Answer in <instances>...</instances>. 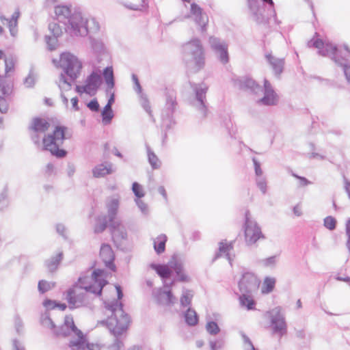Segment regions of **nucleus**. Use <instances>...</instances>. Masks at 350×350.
<instances>
[{"label":"nucleus","instance_id":"nucleus-45","mask_svg":"<svg viewBox=\"0 0 350 350\" xmlns=\"http://www.w3.org/2000/svg\"><path fill=\"white\" fill-rule=\"evenodd\" d=\"M206 330L211 334H216L219 332L217 324L213 321L208 322L206 326Z\"/></svg>","mask_w":350,"mask_h":350},{"label":"nucleus","instance_id":"nucleus-58","mask_svg":"<svg viewBox=\"0 0 350 350\" xmlns=\"http://www.w3.org/2000/svg\"><path fill=\"white\" fill-rule=\"evenodd\" d=\"M13 350H25L23 346H21L18 339L14 338L12 340Z\"/></svg>","mask_w":350,"mask_h":350},{"label":"nucleus","instance_id":"nucleus-31","mask_svg":"<svg viewBox=\"0 0 350 350\" xmlns=\"http://www.w3.org/2000/svg\"><path fill=\"white\" fill-rule=\"evenodd\" d=\"M185 321L189 325H196L198 323V318L195 310L189 308L185 314Z\"/></svg>","mask_w":350,"mask_h":350},{"label":"nucleus","instance_id":"nucleus-22","mask_svg":"<svg viewBox=\"0 0 350 350\" xmlns=\"http://www.w3.org/2000/svg\"><path fill=\"white\" fill-rule=\"evenodd\" d=\"M109 219L107 216H98L96 218V224L94 228V232L96 234L103 232L109 226Z\"/></svg>","mask_w":350,"mask_h":350},{"label":"nucleus","instance_id":"nucleus-34","mask_svg":"<svg viewBox=\"0 0 350 350\" xmlns=\"http://www.w3.org/2000/svg\"><path fill=\"white\" fill-rule=\"evenodd\" d=\"M4 58L5 61V73L7 75L8 72L14 70V62L12 58L8 59L4 54L3 51L0 49V60Z\"/></svg>","mask_w":350,"mask_h":350},{"label":"nucleus","instance_id":"nucleus-61","mask_svg":"<svg viewBox=\"0 0 350 350\" xmlns=\"http://www.w3.org/2000/svg\"><path fill=\"white\" fill-rule=\"evenodd\" d=\"M98 325L104 326L109 329V317H107L105 319L98 321L97 323V326Z\"/></svg>","mask_w":350,"mask_h":350},{"label":"nucleus","instance_id":"nucleus-42","mask_svg":"<svg viewBox=\"0 0 350 350\" xmlns=\"http://www.w3.org/2000/svg\"><path fill=\"white\" fill-rule=\"evenodd\" d=\"M132 190L135 195L136 196V197H137L138 198H142L145 195V193L142 185H140L137 183H133L132 185Z\"/></svg>","mask_w":350,"mask_h":350},{"label":"nucleus","instance_id":"nucleus-54","mask_svg":"<svg viewBox=\"0 0 350 350\" xmlns=\"http://www.w3.org/2000/svg\"><path fill=\"white\" fill-rule=\"evenodd\" d=\"M46 303H51L55 304V306H53V308H57L59 309L62 311H64L67 308V305L65 303H62L59 301H49Z\"/></svg>","mask_w":350,"mask_h":350},{"label":"nucleus","instance_id":"nucleus-27","mask_svg":"<svg viewBox=\"0 0 350 350\" xmlns=\"http://www.w3.org/2000/svg\"><path fill=\"white\" fill-rule=\"evenodd\" d=\"M260 102L267 105H275L278 97L273 90H269L265 92L264 97L260 100Z\"/></svg>","mask_w":350,"mask_h":350},{"label":"nucleus","instance_id":"nucleus-37","mask_svg":"<svg viewBox=\"0 0 350 350\" xmlns=\"http://www.w3.org/2000/svg\"><path fill=\"white\" fill-rule=\"evenodd\" d=\"M159 299H163L165 302L167 304H173L175 299L172 291L170 290L167 291H163L160 293Z\"/></svg>","mask_w":350,"mask_h":350},{"label":"nucleus","instance_id":"nucleus-46","mask_svg":"<svg viewBox=\"0 0 350 350\" xmlns=\"http://www.w3.org/2000/svg\"><path fill=\"white\" fill-rule=\"evenodd\" d=\"M122 338H116L111 344V350H124Z\"/></svg>","mask_w":350,"mask_h":350},{"label":"nucleus","instance_id":"nucleus-25","mask_svg":"<svg viewBox=\"0 0 350 350\" xmlns=\"http://www.w3.org/2000/svg\"><path fill=\"white\" fill-rule=\"evenodd\" d=\"M79 288L85 290L86 293H91L98 297L102 295L103 289V288H101V284H96L94 282L86 286L79 285Z\"/></svg>","mask_w":350,"mask_h":350},{"label":"nucleus","instance_id":"nucleus-4","mask_svg":"<svg viewBox=\"0 0 350 350\" xmlns=\"http://www.w3.org/2000/svg\"><path fill=\"white\" fill-rule=\"evenodd\" d=\"M105 83V94L107 103L101 111L102 122L104 125L109 124V65L107 66L103 71L94 70L86 78L85 83L90 88L92 93L96 94L97 90L103 83Z\"/></svg>","mask_w":350,"mask_h":350},{"label":"nucleus","instance_id":"nucleus-13","mask_svg":"<svg viewBox=\"0 0 350 350\" xmlns=\"http://www.w3.org/2000/svg\"><path fill=\"white\" fill-rule=\"evenodd\" d=\"M245 241L248 244L255 243L258 240L264 238L260 228L256 224L246 223L245 230Z\"/></svg>","mask_w":350,"mask_h":350},{"label":"nucleus","instance_id":"nucleus-16","mask_svg":"<svg viewBox=\"0 0 350 350\" xmlns=\"http://www.w3.org/2000/svg\"><path fill=\"white\" fill-rule=\"evenodd\" d=\"M50 127V123L45 119L40 117L33 118L32 124L29 129L33 132L44 133Z\"/></svg>","mask_w":350,"mask_h":350},{"label":"nucleus","instance_id":"nucleus-53","mask_svg":"<svg viewBox=\"0 0 350 350\" xmlns=\"http://www.w3.org/2000/svg\"><path fill=\"white\" fill-rule=\"evenodd\" d=\"M8 25L10 35L13 37L16 36V35L17 34V32H18V29H17L18 23H15V25H14V23H11V21L9 20L8 21Z\"/></svg>","mask_w":350,"mask_h":350},{"label":"nucleus","instance_id":"nucleus-63","mask_svg":"<svg viewBox=\"0 0 350 350\" xmlns=\"http://www.w3.org/2000/svg\"><path fill=\"white\" fill-rule=\"evenodd\" d=\"M245 85L246 87L250 88L253 90L259 88V86L257 84H256V83L252 79L247 80L245 82Z\"/></svg>","mask_w":350,"mask_h":350},{"label":"nucleus","instance_id":"nucleus-60","mask_svg":"<svg viewBox=\"0 0 350 350\" xmlns=\"http://www.w3.org/2000/svg\"><path fill=\"white\" fill-rule=\"evenodd\" d=\"M191 11L195 15L201 14V8L195 3L191 4Z\"/></svg>","mask_w":350,"mask_h":350},{"label":"nucleus","instance_id":"nucleus-32","mask_svg":"<svg viewBox=\"0 0 350 350\" xmlns=\"http://www.w3.org/2000/svg\"><path fill=\"white\" fill-rule=\"evenodd\" d=\"M172 267L175 271L176 275L178 277V281L180 282H187L189 281V278L187 275L184 272L183 268L181 264L178 262H176Z\"/></svg>","mask_w":350,"mask_h":350},{"label":"nucleus","instance_id":"nucleus-23","mask_svg":"<svg viewBox=\"0 0 350 350\" xmlns=\"http://www.w3.org/2000/svg\"><path fill=\"white\" fill-rule=\"evenodd\" d=\"M167 240V238L165 234H160L154 239V248L158 254L165 252Z\"/></svg>","mask_w":350,"mask_h":350},{"label":"nucleus","instance_id":"nucleus-29","mask_svg":"<svg viewBox=\"0 0 350 350\" xmlns=\"http://www.w3.org/2000/svg\"><path fill=\"white\" fill-rule=\"evenodd\" d=\"M40 321L44 327L50 329L55 326V323L51 318L50 312L48 310H45L41 314Z\"/></svg>","mask_w":350,"mask_h":350},{"label":"nucleus","instance_id":"nucleus-1","mask_svg":"<svg viewBox=\"0 0 350 350\" xmlns=\"http://www.w3.org/2000/svg\"><path fill=\"white\" fill-rule=\"evenodd\" d=\"M55 13L59 21L67 20L66 31L72 36H85L89 33L88 19L84 18L80 8H72L71 5H57Z\"/></svg>","mask_w":350,"mask_h":350},{"label":"nucleus","instance_id":"nucleus-21","mask_svg":"<svg viewBox=\"0 0 350 350\" xmlns=\"http://www.w3.org/2000/svg\"><path fill=\"white\" fill-rule=\"evenodd\" d=\"M150 267L162 278H169L172 274V270L167 265L152 264Z\"/></svg>","mask_w":350,"mask_h":350},{"label":"nucleus","instance_id":"nucleus-52","mask_svg":"<svg viewBox=\"0 0 350 350\" xmlns=\"http://www.w3.org/2000/svg\"><path fill=\"white\" fill-rule=\"evenodd\" d=\"M40 133L33 132L31 134V139L37 148H40L41 146Z\"/></svg>","mask_w":350,"mask_h":350},{"label":"nucleus","instance_id":"nucleus-64","mask_svg":"<svg viewBox=\"0 0 350 350\" xmlns=\"http://www.w3.org/2000/svg\"><path fill=\"white\" fill-rule=\"evenodd\" d=\"M55 167L54 165L51 163H49L46 166L45 172L49 175H51L53 172H54Z\"/></svg>","mask_w":350,"mask_h":350},{"label":"nucleus","instance_id":"nucleus-5","mask_svg":"<svg viewBox=\"0 0 350 350\" xmlns=\"http://www.w3.org/2000/svg\"><path fill=\"white\" fill-rule=\"evenodd\" d=\"M59 66L63 70L61 80L69 87L79 78L82 69V64L78 57L70 52H63L59 57Z\"/></svg>","mask_w":350,"mask_h":350},{"label":"nucleus","instance_id":"nucleus-14","mask_svg":"<svg viewBox=\"0 0 350 350\" xmlns=\"http://www.w3.org/2000/svg\"><path fill=\"white\" fill-rule=\"evenodd\" d=\"M209 40L211 48L218 53L220 61L224 64H226L228 62L227 45L214 37H211Z\"/></svg>","mask_w":350,"mask_h":350},{"label":"nucleus","instance_id":"nucleus-51","mask_svg":"<svg viewBox=\"0 0 350 350\" xmlns=\"http://www.w3.org/2000/svg\"><path fill=\"white\" fill-rule=\"evenodd\" d=\"M148 159L153 168L156 169L160 166V161L154 153H150L148 154Z\"/></svg>","mask_w":350,"mask_h":350},{"label":"nucleus","instance_id":"nucleus-33","mask_svg":"<svg viewBox=\"0 0 350 350\" xmlns=\"http://www.w3.org/2000/svg\"><path fill=\"white\" fill-rule=\"evenodd\" d=\"M9 205L8 189L5 186L0 193V212L4 211Z\"/></svg>","mask_w":350,"mask_h":350},{"label":"nucleus","instance_id":"nucleus-9","mask_svg":"<svg viewBox=\"0 0 350 350\" xmlns=\"http://www.w3.org/2000/svg\"><path fill=\"white\" fill-rule=\"evenodd\" d=\"M193 55L195 68L199 70L205 64L204 51L199 40H194L189 43Z\"/></svg>","mask_w":350,"mask_h":350},{"label":"nucleus","instance_id":"nucleus-2","mask_svg":"<svg viewBox=\"0 0 350 350\" xmlns=\"http://www.w3.org/2000/svg\"><path fill=\"white\" fill-rule=\"evenodd\" d=\"M72 137V133L68 131V128L64 125H57L53 132L44 135L42 140V151H49L51 154L57 159H62L67 156L68 152L60 146L66 139Z\"/></svg>","mask_w":350,"mask_h":350},{"label":"nucleus","instance_id":"nucleus-11","mask_svg":"<svg viewBox=\"0 0 350 350\" xmlns=\"http://www.w3.org/2000/svg\"><path fill=\"white\" fill-rule=\"evenodd\" d=\"M111 237L114 243L120 245L127 237L124 226L111 219Z\"/></svg>","mask_w":350,"mask_h":350},{"label":"nucleus","instance_id":"nucleus-39","mask_svg":"<svg viewBox=\"0 0 350 350\" xmlns=\"http://www.w3.org/2000/svg\"><path fill=\"white\" fill-rule=\"evenodd\" d=\"M56 232L60 235L65 241L68 240V237L66 234V228L62 223H57L55 224Z\"/></svg>","mask_w":350,"mask_h":350},{"label":"nucleus","instance_id":"nucleus-47","mask_svg":"<svg viewBox=\"0 0 350 350\" xmlns=\"http://www.w3.org/2000/svg\"><path fill=\"white\" fill-rule=\"evenodd\" d=\"M23 83L26 88H31L35 85V79L32 76V70H31L29 75L24 79Z\"/></svg>","mask_w":350,"mask_h":350},{"label":"nucleus","instance_id":"nucleus-38","mask_svg":"<svg viewBox=\"0 0 350 350\" xmlns=\"http://www.w3.org/2000/svg\"><path fill=\"white\" fill-rule=\"evenodd\" d=\"M325 49L322 51H321V53L323 55H327V56H334L337 51L336 46H334L332 44H325Z\"/></svg>","mask_w":350,"mask_h":350},{"label":"nucleus","instance_id":"nucleus-26","mask_svg":"<svg viewBox=\"0 0 350 350\" xmlns=\"http://www.w3.org/2000/svg\"><path fill=\"white\" fill-rule=\"evenodd\" d=\"M100 257L106 268L109 269V243H104L100 249Z\"/></svg>","mask_w":350,"mask_h":350},{"label":"nucleus","instance_id":"nucleus-7","mask_svg":"<svg viewBox=\"0 0 350 350\" xmlns=\"http://www.w3.org/2000/svg\"><path fill=\"white\" fill-rule=\"evenodd\" d=\"M78 327L75 324L72 316L68 314L65 316L63 324L59 326L55 324L51 331L55 338H66L70 335L71 332L75 333Z\"/></svg>","mask_w":350,"mask_h":350},{"label":"nucleus","instance_id":"nucleus-24","mask_svg":"<svg viewBox=\"0 0 350 350\" xmlns=\"http://www.w3.org/2000/svg\"><path fill=\"white\" fill-rule=\"evenodd\" d=\"M267 58L272 66L275 75H280L282 72L284 61L282 59H277L271 55H267Z\"/></svg>","mask_w":350,"mask_h":350},{"label":"nucleus","instance_id":"nucleus-35","mask_svg":"<svg viewBox=\"0 0 350 350\" xmlns=\"http://www.w3.org/2000/svg\"><path fill=\"white\" fill-rule=\"evenodd\" d=\"M57 38L53 36L46 35L44 37L45 42L47 44L48 49L51 51H54L57 46Z\"/></svg>","mask_w":350,"mask_h":350},{"label":"nucleus","instance_id":"nucleus-3","mask_svg":"<svg viewBox=\"0 0 350 350\" xmlns=\"http://www.w3.org/2000/svg\"><path fill=\"white\" fill-rule=\"evenodd\" d=\"M114 287L118 301L112 306L113 314L111 316V333L115 338H122L129 329L131 323V319L130 316L122 309L123 305L120 301L123 297L122 287L118 284H115Z\"/></svg>","mask_w":350,"mask_h":350},{"label":"nucleus","instance_id":"nucleus-8","mask_svg":"<svg viewBox=\"0 0 350 350\" xmlns=\"http://www.w3.org/2000/svg\"><path fill=\"white\" fill-rule=\"evenodd\" d=\"M260 280L252 272H245L238 282V287L241 293H249L257 290L260 286Z\"/></svg>","mask_w":350,"mask_h":350},{"label":"nucleus","instance_id":"nucleus-41","mask_svg":"<svg viewBox=\"0 0 350 350\" xmlns=\"http://www.w3.org/2000/svg\"><path fill=\"white\" fill-rule=\"evenodd\" d=\"M233 248L232 242H228L227 241H223L219 243V251L221 253H227Z\"/></svg>","mask_w":350,"mask_h":350},{"label":"nucleus","instance_id":"nucleus-30","mask_svg":"<svg viewBox=\"0 0 350 350\" xmlns=\"http://www.w3.org/2000/svg\"><path fill=\"white\" fill-rule=\"evenodd\" d=\"M275 284V280L272 278H265L262 286V293L263 294H267L271 293Z\"/></svg>","mask_w":350,"mask_h":350},{"label":"nucleus","instance_id":"nucleus-17","mask_svg":"<svg viewBox=\"0 0 350 350\" xmlns=\"http://www.w3.org/2000/svg\"><path fill=\"white\" fill-rule=\"evenodd\" d=\"M106 276L107 272L103 269H94L91 273L92 281L96 284H101V288H104L108 284Z\"/></svg>","mask_w":350,"mask_h":350},{"label":"nucleus","instance_id":"nucleus-50","mask_svg":"<svg viewBox=\"0 0 350 350\" xmlns=\"http://www.w3.org/2000/svg\"><path fill=\"white\" fill-rule=\"evenodd\" d=\"M87 107L94 112H98L100 109V105L96 98L92 99L88 104Z\"/></svg>","mask_w":350,"mask_h":350},{"label":"nucleus","instance_id":"nucleus-12","mask_svg":"<svg viewBox=\"0 0 350 350\" xmlns=\"http://www.w3.org/2000/svg\"><path fill=\"white\" fill-rule=\"evenodd\" d=\"M10 90L6 77L0 75V112L1 113H6L8 111L9 105L5 97L10 95Z\"/></svg>","mask_w":350,"mask_h":350},{"label":"nucleus","instance_id":"nucleus-62","mask_svg":"<svg viewBox=\"0 0 350 350\" xmlns=\"http://www.w3.org/2000/svg\"><path fill=\"white\" fill-rule=\"evenodd\" d=\"M293 176L299 180V185L301 186H306L310 183V181L304 177H301L295 174Z\"/></svg>","mask_w":350,"mask_h":350},{"label":"nucleus","instance_id":"nucleus-20","mask_svg":"<svg viewBox=\"0 0 350 350\" xmlns=\"http://www.w3.org/2000/svg\"><path fill=\"white\" fill-rule=\"evenodd\" d=\"M239 301L240 305L246 308L248 310L256 309V301L252 295L243 293L239 297Z\"/></svg>","mask_w":350,"mask_h":350},{"label":"nucleus","instance_id":"nucleus-40","mask_svg":"<svg viewBox=\"0 0 350 350\" xmlns=\"http://www.w3.org/2000/svg\"><path fill=\"white\" fill-rule=\"evenodd\" d=\"M75 91L81 95L82 94L85 93L90 96H94L93 93H92L90 88L88 87V85L85 82L84 85H77L75 87Z\"/></svg>","mask_w":350,"mask_h":350},{"label":"nucleus","instance_id":"nucleus-49","mask_svg":"<svg viewBox=\"0 0 350 350\" xmlns=\"http://www.w3.org/2000/svg\"><path fill=\"white\" fill-rule=\"evenodd\" d=\"M15 329L18 334L21 335L23 332V321L18 315H16L14 319Z\"/></svg>","mask_w":350,"mask_h":350},{"label":"nucleus","instance_id":"nucleus-55","mask_svg":"<svg viewBox=\"0 0 350 350\" xmlns=\"http://www.w3.org/2000/svg\"><path fill=\"white\" fill-rule=\"evenodd\" d=\"M47 300L55 301L54 299H51L49 298H45L44 299V301L42 302V306L46 308V310H48L49 312V310L55 309L56 308H53V306H55V304H51V303H45L47 301Z\"/></svg>","mask_w":350,"mask_h":350},{"label":"nucleus","instance_id":"nucleus-19","mask_svg":"<svg viewBox=\"0 0 350 350\" xmlns=\"http://www.w3.org/2000/svg\"><path fill=\"white\" fill-rule=\"evenodd\" d=\"M93 177L100 178L109 174V164L107 162L98 164L92 169Z\"/></svg>","mask_w":350,"mask_h":350},{"label":"nucleus","instance_id":"nucleus-48","mask_svg":"<svg viewBox=\"0 0 350 350\" xmlns=\"http://www.w3.org/2000/svg\"><path fill=\"white\" fill-rule=\"evenodd\" d=\"M310 43L312 46L319 49L320 52L323 50L325 46L324 42L321 39L318 38L312 39Z\"/></svg>","mask_w":350,"mask_h":350},{"label":"nucleus","instance_id":"nucleus-44","mask_svg":"<svg viewBox=\"0 0 350 350\" xmlns=\"http://www.w3.org/2000/svg\"><path fill=\"white\" fill-rule=\"evenodd\" d=\"M193 295L189 292L185 293L180 297V304L183 306L186 307L190 305Z\"/></svg>","mask_w":350,"mask_h":350},{"label":"nucleus","instance_id":"nucleus-28","mask_svg":"<svg viewBox=\"0 0 350 350\" xmlns=\"http://www.w3.org/2000/svg\"><path fill=\"white\" fill-rule=\"evenodd\" d=\"M55 282H48L45 280H41L38 284V290L40 294H44L47 291L53 288L55 286Z\"/></svg>","mask_w":350,"mask_h":350},{"label":"nucleus","instance_id":"nucleus-43","mask_svg":"<svg viewBox=\"0 0 350 350\" xmlns=\"http://www.w3.org/2000/svg\"><path fill=\"white\" fill-rule=\"evenodd\" d=\"M336 220L332 216H328L324 219V226L329 230H332L336 228Z\"/></svg>","mask_w":350,"mask_h":350},{"label":"nucleus","instance_id":"nucleus-10","mask_svg":"<svg viewBox=\"0 0 350 350\" xmlns=\"http://www.w3.org/2000/svg\"><path fill=\"white\" fill-rule=\"evenodd\" d=\"M268 313L271 317V321L274 332H280L282 334L285 333L286 325L284 317L281 314L280 308H275Z\"/></svg>","mask_w":350,"mask_h":350},{"label":"nucleus","instance_id":"nucleus-18","mask_svg":"<svg viewBox=\"0 0 350 350\" xmlns=\"http://www.w3.org/2000/svg\"><path fill=\"white\" fill-rule=\"evenodd\" d=\"M64 254L62 252H59L55 256H51L46 260L44 265L47 267L49 272L53 273L57 270L61 261L63 260Z\"/></svg>","mask_w":350,"mask_h":350},{"label":"nucleus","instance_id":"nucleus-6","mask_svg":"<svg viewBox=\"0 0 350 350\" xmlns=\"http://www.w3.org/2000/svg\"><path fill=\"white\" fill-rule=\"evenodd\" d=\"M77 286V284L75 283L65 293L66 299L68 304V308L71 310L84 306L88 304L87 293H77L75 289V286Z\"/></svg>","mask_w":350,"mask_h":350},{"label":"nucleus","instance_id":"nucleus-57","mask_svg":"<svg viewBox=\"0 0 350 350\" xmlns=\"http://www.w3.org/2000/svg\"><path fill=\"white\" fill-rule=\"evenodd\" d=\"M144 3V0H137V2L135 3L131 2L130 7L133 10H138L143 6Z\"/></svg>","mask_w":350,"mask_h":350},{"label":"nucleus","instance_id":"nucleus-56","mask_svg":"<svg viewBox=\"0 0 350 350\" xmlns=\"http://www.w3.org/2000/svg\"><path fill=\"white\" fill-rule=\"evenodd\" d=\"M89 278L88 276H83L81 275L77 280V286L76 287H79V285L86 286L88 285Z\"/></svg>","mask_w":350,"mask_h":350},{"label":"nucleus","instance_id":"nucleus-59","mask_svg":"<svg viewBox=\"0 0 350 350\" xmlns=\"http://www.w3.org/2000/svg\"><path fill=\"white\" fill-rule=\"evenodd\" d=\"M100 350L99 346L97 344L89 342L87 340V345L85 346V350Z\"/></svg>","mask_w":350,"mask_h":350},{"label":"nucleus","instance_id":"nucleus-36","mask_svg":"<svg viewBox=\"0 0 350 350\" xmlns=\"http://www.w3.org/2000/svg\"><path fill=\"white\" fill-rule=\"evenodd\" d=\"M48 28L50 32L51 33V35L55 37L59 38L62 34V28L57 23H50L49 24Z\"/></svg>","mask_w":350,"mask_h":350},{"label":"nucleus","instance_id":"nucleus-15","mask_svg":"<svg viewBox=\"0 0 350 350\" xmlns=\"http://www.w3.org/2000/svg\"><path fill=\"white\" fill-rule=\"evenodd\" d=\"M74 334L77 338L69 341L68 347L71 350H85V346L87 345L88 340L86 335L79 328Z\"/></svg>","mask_w":350,"mask_h":350}]
</instances>
